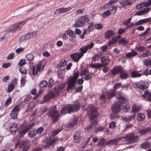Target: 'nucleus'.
<instances>
[{
  "label": "nucleus",
  "instance_id": "obj_1",
  "mask_svg": "<svg viewBox=\"0 0 151 151\" xmlns=\"http://www.w3.org/2000/svg\"><path fill=\"white\" fill-rule=\"evenodd\" d=\"M80 107V104L78 102L72 104H68L63 106L61 110V114L70 113L71 112L78 111Z\"/></svg>",
  "mask_w": 151,
  "mask_h": 151
},
{
  "label": "nucleus",
  "instance_id": "obj_2",
  "mask_svg": "<svg viewBox=\"0 0 151 151\" xmlns=\"http://www.w3.org/2000/svg\"><path fill=\"white\" fill-rule=\"evenodd\" d=\"M88 112L87 114L90 116V118L91 119V122L92 124L89 125L87 127V129L89 130L92 128V125L96 124L97 123L96 120H93V119L99 114V113L96 109H95L93 105H91L88 109Z\"/></svg>",
  "mask_w": 151,
  "mask_h": 151
},
{
  "label": "nucleus",
  "instance_id": "obj_3",
  "mask_svg": "<svg viewBox=\"0 0 151 151\" xmlns=\"http://www.w3.org/2000/svg\"><path fill=\"white\" fill-rule=\"evenodd\" d=\"M79 74L78 71L74 73L73 76L68 79V85L67 87V90L69 91L70 90L73 91L75 89L76 87H75L76 82V80L78 77Z\"/></svg>",
  "mask_w": 151,
  "mask_h": 151
},
{
  "label": "nucleus",
  "instance_id": "obj_4",
  "mask_svg": "<svg viewBox=\"0 0 151 151\" xmlns=\"http://www.w3.org/2000/svg\"><path fill=\"white\" fill-rule=\"evenodd\" d=\"M127 100L123 96H120L118 97L117 99V102L114 103L111 107V110L113 112L116 113L119 112L120 110L121 105L123 103H126Z\"/></svg>",
  "mask_w": 151,
  "mask_h": 151
},
{
  "label": "nucleus",
  "instance_id": "obj_5",
  "mask_svg": "<svg viewBox=\"0 0 151 151\" xmlns=\"http://www.w3.org/2000/svg\"><path fill=\"white\" fill-rule=\"evenodd\" d=\"M45 65L42 64V63L40 62L39 64L32 67H30L28 69L29 74L30 76L38 74V71L40 72L44 69Z\"/></svg>",
  "mask_w": 151,
  "mask_h": 151
},
{
  "label": "nucleus",
  "instance_id": "obj_6",
  "mask_svg": "<svg viewBox=\"0 0 151 151\" xmlns=\"http://www.w3.org/2000/svg\"><path fill=\"white\" fill-rule=\"evenodd\" d=\"M34 124L32 123H27V122H24L20 127L19 130V133L21 136L23 135L29 130L31 129Z\"/></svg>",
  "mask_w": 151,
  "mask_h": 151
},
{
  "label": "nucleus",
  "instance_id": "obj_7",
  "mask_svg": "<svg viewBox=\"0 0 151 151\" xmlns=\"http://www.w3.org/2000/svg\"><path fill=\"white\" fill-rule=\"evenodd\" d=\"M59 112L57 111L55 106H54L51 108L49 112L48 115L52 118V122L53 123H55L58 120V117L59 116Z\"/></svg>",
  "mask_w": 151,
  "mask_h": 151
},
{
  "label": "nucleus",
  "instance_id": "obj_8",
  "mask_svg": "<svg viewBox=\"0 0 151 151\" xmlns=\"http://www.w3.org/2000/svg\"><path fill=\"white\" fill-rule=\"evenodd\" d=\"M25 23V22L24 21L18 22L16 24L12 25L7 30V31L9 32H13L17 29L19 30Z\"/></svg>",
  "mask_w": 151,
  "mask_h": 151
},
{
  "label": "nucleus",
  "instance_id": "obj_9",
  "mask_svg": "<svg viewBox=\"0 0 151 151\" xmlns=\"http://www.w3.org/2000/svg\"><path fill=\"white\" fill-rule=\"evenodd\" d=\"M126 137L128 142L129 143H134L137 142L138 140V137L134 136L133 133L128 134Z\"/></svg>",
  "mask_w": 151,
  "mask_h": 151
},
{
  "label": "nucleus",
  "instance_id": "obj_10",
  "mask_svg": "<svg viewBox=\"0 0 151 151\" xmlns=\"http://www.w3.org/2000/svg\"><path fill=\"white\" fill-rule=\"evenodd\" d=\"M123 68V67L121 66H115L111 69V73L114 76L117 74L120 73L122 70Z\"/></svg>",
  "mask_w": 151,
  "mask_h": 151
},
{
  "label": "nucleus",
  "instance_id": "obj_11",
  "mask_svg": "<svg viewBox=\"0 0 151 151\" xmlns=\"http://www.w3.org/2000/svg\"><path fill=\"white\" fill-rule=\"evenodd\" d=\"M134 85L136 87L141 89H145L147 88L145 85V82L142 81L135 83Z\"/></svg>",
  "mask_w": 151,
  "mask_h": 151
},
{
  "label": "nucleus",
  "instance_id": "obj_12",
  "mask_svg": "<svg viewBox=\"0 0 151 151\" xmlns=\"http://www.w3.org/2000/svg\"><path fill=\"white\" fill-rule=\"evenodd\" d=\"M133 0H122L119 2L120 4L122 5L119 8L122 7L125 8L127 6L131 4L133 2Z\"/></svg>",
  "mask_w": 151,
  "mask_h": 151
},
{
  "label": "nucleus",
  "instance_id": "obj_13",
  "mask_svg": "<svg viewBox=\"0 0 151 151\" xmlns=\"http://www.w3.org/2000/svg\"><path fill=\"white\" fill-rule=\"evenodd\" d=\"M55 95L52 91H49L46 95L44 97L43 101L47 102L49 101L51 98L55 97Z\"/></svg>",
  "mask_w": 151,
  "mask_h": 151
},
{
  "label": "nucleus",
  "instance_id": "obj_14",
  "mask_svg": "<svg viewBox=\"0 0 151 151\" xmlns=\"http://www.w3.org/2000/svg\"><path fill=\"white\" fill-rule=\"evenodd\" d=\"M71 7H69L68 8H60L56 9L55 12V14L59 13H63L68 12L70 11L71 9Z\"/></svg>",
  "mask_w": 151,
  "mask_h": 151
},
{
  "label": "nucleus",
  "instance_id": "obj_15",
  "mask_svg": "<svg viewBox=\"0 0 151 151\" xmlns=\"http://www.w3.org/2000/svg\"><path fill=\"white\" fill-rule=\"evenodd\" d=\"M58 140V139L57 138H54L52 140L47 142L45 145H43L42 147L45 148H50L51 146H52L53 144L57 141Z\"/></svg>",
  "mask_w": 151,
  "mask_h": 151
},
{
  "label": "nucleus",
  "instance_id": "obj_16",
  "mask_svg": "<svg viewBox=\"0 0 151 151\" xmlns=\"http://www.w3.org/2000/svg\"><path fill=\"white\" fill-rule=\"evenodd\" d=\"M101 61V64L102 65V67L108 65L110 62L109 58L106 56H102Z\"/></svg>",
  "mask_w": 151,
  "mask_h": 151
},
{
  "label": "nucleus",
  "instance_id": "obj_17",
  "mask_svg": "<svg viewBox=\"0 0 151 151\" xmlns=\"http://www.w3.org/2000/svg\"><path fill=\"white\" fill-rule=\"evenodd\" d=\"M71 58L75 61L78 62L79 60L83 57L81 56L80 53L77 52L70 55Z\"/></svg>",
  "mask_w": 151,
  "mask_h": 151
},
{
  "label": "nucleus",
  "instance_id": "obj_18",
  "mask_svg": "<svg viewBox=\"0 0 151 151\" xmlns=\"http://www.w3.org/2000/svg\"><path fill=\"white\" fill-rule=\"evenodd\" d=\"M78 120V117H74L72 118L71 122L68 124L67 127L68 128L73 127L77 124Z\"/></svg>",
  "mask_w": 151,
  "mask_h": 151
},
{
  "label": "nucleus",
  "instance_id": "obj_19",
  "mask_svg": "<svg viewBox=\"0 0 151 151\" xmlns=\"http://www.w3.org/2000/svg\"><path fill=\"white\" fill-rule=\"evenodd\" d=\"M116 90L111 89L109 90L107 93V98L109 100H110L114 96L116 93Z\"/></svg>",
  "mask_w": 151,
  "mask_h": 151
},
{
  "label": "nucleus",
  "instance_id": "obj_20",
  "mask_svg": "<svg viewBox=\"0 0 151 151\" xmlns=\"http://www.w3.org/2000/svg\"><path fill=\"white\" fill-rule=\"evenodd\" d=\"M151 21V17H149L146 19H141L137 22L135 25L136 26L139 25L145 24L147 22H148Z\"/></svg>",
  "mask_w": 151,
  "mask_h": 151
},
{
  "label": "nucleus",
  "instance_id": "obj_21",
  "mask_svg": "<svg viewBox=\"0 0 151 151\" xmlns=\"http://www.w3.org/2000/svg\"><path fill=\"white\" fill-rule=\"evenodd\" d=\"M102 53L100 51H99L97 53H95L92 58V59L94 62L97 61H99L100 59H101L102 56Z\"/></svg>",
  "mask_w": 151,
  "mask_h": 151
},
{
  "label": "nucleus",
  "instance_id": "obj_22",
  "mask_svg": "<svg viewBox=\"0 0 151 151\" xmlns=\"http://www.w3.org/2000/svg\"><path fill=\"white\" fill-rule=\"evenodd\" d=\"M121 139V138H119L116 139H113L107 141V145L111 146L113 145H116L118 142V141Z\"/></svg>",
  "mask_w": 151,
  "mask_h": 151
},
{
  "label": "nucleus",
  "instance_id": "obj_23",
  "mask_svg": "<svg viewBox=\"0 0 151 151\" xmlns=\"http://www.w3.org/2000/svg\"><path fill=\"white\" fill-rule=\"evenodd\" d=\"M84 24L83 21L81 20L80 17H79L76 22L74 24L73 26L74 27H82Z\"/></svg>",
  "mask_w": 151,
  "mask_h": 151
},
{
  "label": "nucleus",
  "instance_id": "obj_24",
  "mask_svg": "<svg viewBox=\"0 0 151 151\" xmlns=\"http://www.w3.org/2000/svg\"><path fill=\"white\" fill-rule=\"evenodd\" d=\"M107 141L104 138L100 139L99 140L98 145L103 147H105L106 145H107Z\"/></svg>",
  "mask_w": 151,
  "mask_h": 151
},
{
  "label": "nucleus",
  "instance_id": "obj_25",
  "mask_svg": "<svg viewBox=\"0 0 151 151\" xmlns=\"http://www.w3.org/2000/svg\"><path fill=\"white\" fill-rule=\"evenodd\" d=\"M142 96L145 99L148 101H151V93L150 92L148 91H146L144 92V94L142 95Z\"/></svg>",
  "mask_w": 151,
  "mask_h": 151
},
{
  "label": "nucleus",
  "instance_id": "obj_26",
  "mask_svg": "<svg viewBox=\"0 0 151 151\" xmlns=\"http://www.w3.org/2000/svg\"><path fill=\"white\" fill-rule=\"evenodd\" d=\"M115 33L114 31L111 30H109L107 31L105 33L104 36L106 38L109 39L112 36L114 35Z\"/></svg>",
  "mask_w": 151,
  "mask_h": 151
},
{
  "label": "nucleus",
  "instance_id": "obj_27",
  "mask_svg": "<svg viewBox=\"0 0 151 151\" xmlns=\"http://www.w3.org/2000/svg\"><path fill=\"white\" fill-rule=\"evenodd\" d=\"M73 137L75 142H78L81 139L80 133L79 131L76 132L73 135Z\"/></svg>",
  "mask_w": 151,
  "mask_h": 151
},
{
  "label": "nucleus",
  "instance_id": "obj_28",
  "mask_svg": "<svg viewBox=\"0 0 151 151\" xmlns=\"http://www.w3.org/2000/svg\"><path fill=\"white\" fill-rule=\"evenodd\" d=\"M119 76L122 79H126L128 77V75L124 70L123 68L120 73Z\"/></svg>",
  "mask_w": 151,
  "mask_h": 151
},
{
  "label": "nucleus",
  "instance_id": "obj_29",
  "mask_svg": "<svg viewBox=\"0 0 151 151\" xmlns=\"http://www.w3.org/2000/svg\"><path fill=\"white\" fill-rule=\"evenodd\" d=\"M145 118V115L143 114L139 113L137 116V119L139 122L143 121Z\"/></svg>",
  "mask_w": 151,
  "mask_h": 151
},
{
  "label": "nucleus",
  "instance_id": "obj_30",
  "mask_svg": "<svg viewBox=\"0 0 151 151\" xmlns=\"http://www.w3.org/2000/svg\"><path fill=\"white\" fill-rule=\"evenodd\" d=\"M131 75L132 78L139 77L142 75V74L139 73L137 71H132L131 73Z\"/></svg>",
  "mask_w": 151,
  "mask_h": 151
},
{
  "label": "nucleus",
  "instance_id": "obj_31",
  "mask_svg": "<svg viewBox=\"0 0 151 151\" xmlns=\"http://www.w3.org/2000/svg\"><path fill=\"white\" fill-rule=\"evenodd\" d=\"M66 33L70 37L75 38L76 37L75 33L71 29H69L67 30Z\"/></svg>",
  "mask_w": 151,
  "mask_h": 151
},
{
  "label": "nucleus",
  "instance_id": "obj_32",
  "mask_svg": "<svg viewBox=\"0 0 151 151\" xmlns=\"http://www.w3.org/2000/svg\"><path fill=\"white\" fill-rule=\"evenodd\" d=\"M18 126L17 124L14 123L12 124L10 128L11 132H15L18 129Z\"/></svg>",
  "mask_w": 151,
  "mask_h": 151
},
{
  "label": "nucleus",
  "instance_id": "obj_33",
  "mask_svg": "<svg viewBox=\"0 0 151 151\" xmlns=\"http://www.w3.org/2000/svg\"><path fill=\"white\" fill-rule=\"evenodd\" d=\"M151 146V144L150 142H144L141 145V147L145 149L149 148Z\"/></svg>",
  "mask_w": 151,
  "mask_h": 151
},
{
  "label": "nucleus",
  "instance_id": "obj_34",
  "mask_svg": "<svg viewBox=\"0 0 151 151\" xmlns=\"http://www.w3.org/2000/svg\"><path fill=\"white\" fill-rule=\"evenodd\" d=\"M148 129L147 127H145L143 129H140L138 130V132L142 135H144L145 133L148 132Z\"/></svg>",
  "mask_w": 151,
  "mask_h": 151
},
{
  "label": "nucleus",
  "instance_id": "obj_35",
  "mask_svg": "<svg viewBox=\"0 0 151 151\" xmlns=\"http://www.w3.org/2000/svg\"><path fill=\"white\" fill-rule=\"evenodd\" d=\"M137 52L134 50H132V52L127 53L126 55L127 57H130L137 55Z\"/></svg>",
  "mask_w": 151,
  "mask_h": 151
},
{
  "label": "nucleus",
  "instance_id": "obj_36",
  "mask_svg": "<svg viewBox=\"0 0 151 151\" xmlns=\"http://www.w3.org/2000/svg\"><path fill=\"white\" fill-rule=\"evenodd\" d=\"M80 50L81 51V52H80V55L83 56L84 54L87 52L88 50L85 46H83L80 48Z\"/></svg>",
  "mask_w": 151,
  "mask_h": 151
},
{
  "label": "nucleus",
  "instance_id": "obj_37",
  "mask_svg": "<svg viewBox=\"0 0 151 151\" xmlns=\"http://www.w3.org/2000/svg\"><path fill=\"white\" fill-rule=\"evenodd\" d=\"M80 17L84 24L86 22H88L89 21V17L88 15L82 16Z\"/></svg>",
  "mask_w": 151,
  "mask_h": 151
},
{
  "label": "nucleus",
  "instance_id": "obj_38",
  "mask_svg": "<svg viewBox=\"0 0 151 151\" xmlns=\"http://www.w3.org/2000/svg\"><path fill=\"white\" fill-rule=\"evenodd\" d=\"M67 64V61L64 59L61 60L60 63L58 64V66L60 68L64 67Z\"/></svg>",
  "mask_w": 151,
  "mask_h": 151
},
{
  "label": "nucleus",
  "instance_id": "obj_39",
  "mask_svg": "<svg viewBox=\"0 0 151 151\" xmlns=\"http://www.w3.org/2000/svg\"><path fill=\"white\" fill-rule=\"evenodd\" d=\"M89 66L93 68H101L102 67V65L99 63H91L89 65Z\"/></svg>",
  "mask_w": 151,
  "mask_h": 151
},
{
  "label": "nucleus",
  "instance_id": "obj_40",
  "mask_svg": "<svg viewBox=\"0 0 151 151\" xmlns=\"http://www.w3.org/2000/svg\"><path fill=\"white\" fill-rule=\"evenodd\" d=\"M142 107L141 106H134L132 109V111L133 112H138L141 109Z\"/></svg>",
  "mask_w": 151,
  "mask_h": 151
},
{
  "label": "nucleus",
  "instance_id": "obj_41",
  "mask_svg": "<svg viewBox=\"0 0 151 151\" xmlns=\"http://www.w3.org/2000/svg\"><path fill=\"white\" fill-rule=\"evenodd\" d=\"M58 83H59V85L57 87L58 88H59V90H62V89H63V88L65 87V84L63 83H62V82H56L55 83V85L56 86V84H57Z\"/></svg>",
  "mask_w": 151,
  "mask_h": 151
},
{
  "label": "nucleus",
  "instance_id": "obj_42",
  "mask_svg": "<svg viewBox=\"0 0 151 151\" xmlns=\"http://www.w3.org/2000/svg\"><path fill=\"white\" fill-rule=\"evenodd\" d=\"M37 134V132L36 131L33 130L30 131L29 132L28 135L31 138H33Z\"/></svg>",
  "mask_w": 151,
  "mask_h": 151
},
{
  "label": "nucleus",
  "instance_id": "obj_43",
  "mask_svg": "<svg viewBox=\"0 0 151 151\" xmlns=\"http://www.w3.org/2000/svg\"><path fill=\"white\" fill-rule=\"evenodd\" d=\"M143 64L147 66L151 65V58L148 59H145L143 62Z\"/></svg>",
  "mask_w": 151,
  "mask_h": 151
},
{
  "label": "nucleus",
  "instance_id": "obj_44",
  "mask_svg": "<svg viewBox=\"0 0 151 151\" xmlns=\"http://www.w3.org/2000/svg\"><path fill=\"white\" fill-rule=\"evenodd\" d=\"M34 58V55L32 54L29 53L26 55V58L28 60H33Z\"/></svg>",
  "mask_w": 151,
  "mask_h": 151
},
{
  "label": "nucleus",
  "instance_id": "obj_45",
  "mask_svg": "<svg viewBox=\"0 0 151 151\" xmlns=\"http://www.w3.org/2000/svg\"><path fill=\"white\" fill-rule=\"evenodd\" d=\"M130 109L129 106L128 105L126 104L123 106V107L122 108V110L124 112H128Z\"/></svg>",
  "mask_w": 151,
  "mask_h": 151
},
{
  "label": "nucleus",
  "instance_id": "obj_46",
  "mask_svg": "<svg viewBox=\"0 0 151 151\" xmlns=\"http://www.w3.org/2000/svg\"><path fill=\"white\" fill-rule=\"evenodd\" d=\"M90 25L88 26L87 30L89 32H91L94 29V27H93V22H91L90 23Z\"/></svg>",
  "mask_w": 151,
  "mask_h": 151
},
{
  "label": "nucleus",
  "instance_id": "obj_47",
  "mask_svg": "<svg viewBox=\"0 0 151 151\" xmlns=\"http://www.w3.org/2000/svg\"><path fill=\"white\" fill-rule=\"evenodd\" d=\"M94 45L93 43L91 42L90 43L88 44L87 45L85 46L88 50H91L93 47Z\"/></svg>",
  "mask_w": 151,
  "mask_h": 151
},
{
  "label": "nucleus",
  "instance_id": "obj_48",
  "mask_svg": "<svg viewBox=\"0 0 151 151\" xmlns=\"http://www.w3.org/2000/svg\"><path fill=\"white\" fill-rule=\"evenodd\" d=\"M26 63V60L24 59L20 60L18 62V65L20 66L24 65Z\"/></svg>",
  "mask_w": 151,
  "mask_h": 151
},
{
  "label": "nucleus",
  "instance_id": "obj_49",
  "mask_svg": "<svg viewBox=\"0 0 151 151\" xmlns=\"http://www.w3.org/2000/svg\"><path fill=\"white\" fill-rule=\"evenodd\" d=\"M14 85L13 84H11L8 86V91L9 92H11L14 88Z\"/></svg>",
  "mask_w": 151,
  "mask_h": 151
},
{
  "label": "nucleus",
  "instance_id": "obj_50",
  "mask_svg": "<svg viewBox=\"0 0 151 151\" xmlns=\"http://www.w3.org/2000/svg\"><path fill=\"white\" fill-rule=\"evenodd\" d=\"M27 70L26 68L24 67H22L19 69L20 72L24 74H26L27 73Z\"/></svg>",
  "mask_w": 151,
  "mask_h": 151
},
{
  "label": "nucleus",
  "instance_id": "obj_51",
  "mask_svg": "<svg viewBox=\"0 0 151 151\" xmlns=\"http://www.w3.org/2000/svg\"><path fill=\"white\" fill-rule=\"evenodd\" d=\"M47 84V82L45 81H41L40 83V87L41 88H43L45 87Z\"/></svg>",
  "mask_w": 151,
  "mask_h": 151
},
{
  "label": "nucleus",
  "instance_id": "obj_52",
  "mask_svg": "<svg viewBox=\"0 0 151 151\" xmlns=\"http://www.w3.org/2000/svg\"><path fill=\"white\" fill-rule=\"evenodd\" d=\"M26 145V142L24 141H22L19 142V148H20L23 147Z\"/></svg>",
  "mask_w": 151,
  "mask_h": 151
},
{
  "label": "nucleus",
  "instance_id": "obj_53",
  "mask_svg": "<svg viewBox=\"0 0 151 151\" xmlns=\"http://www.w3.org/2000/svg\"><path fill=\"white\" fill-rule=\"evenodd\" d=\"M117 0H111L109 2L106 4L104 6L105 8H108L109 5L112 4L116 2Z\"/></svg>",
  "mask_w": 151,
  "mask_h": 151
},
{
  "label": "nucleus",
  "instance_id": "obj_54",
  "mask_svg": "<svg viewBox=\"0 0 151 151\" xmlns=\"http://www.w3.org/2000/svg\"><path fill=\"white\" fill-rule=\"evenodd\" d=\"M116 123L115 122L112 121L110 122L109 125V127L111 129L114 128L116 127Z\"/></svg>",
  "mask_w": 151,
  "mask_h": 151
},
{
  "label": "nucleus",
  "instance_id": "obj_55",
  "mask_svg": "<svg viewBox=\"0 0 151 151\" xmlns=\"http://www.w3.org/2000/svg\"><path fill=\"white\" fill-rule=\"evenodd\" d=\"M54 81L53 78H51L48 82V86L51 87L54 84Z\"/></svg>",
  "mask_w": 151,
  "mask_h": 151
},
{
  "label": "nucleus",
  "instance_id": "obj_56",
  "mask_svg": "<svg viewBox=\"0 0 151 151\" xmlns=\"http://www.w3.org/2000/svg\"><path fill=\"white\" fill-rule=\"evenodd\" d=\"M31 96L30 95H28L24 99L23 102L26 104L28 102V101H30V99H31Z\"/></svg>",
  "mask_w": 151,
  "mask_h": 151
},
{
  "label": "nucleus",
  "instance_id": "obj_57",
  "mask_svg": "<svg viewBox=\"0 0 151 151\" xmlns=\"http://www.w3.org/2000/svg\"><path fill=\"white\" fill-rule=\"evenodd\" d=\"M150 30V29L149 28H147L145 32H144L142 34H140L139 35V36L142 37L143 36H144L145 35H147L149 31Z\"/></svg>",
  "mask_w": 151,
  "mask_h": 151
},
{
  "label": "nucleus",
  "instance_id": "obj_58",
  "mask_svg": "<svg viewBox=\"0 0 151 151\" xmlns=\"http://www.w3.org/2000/svg\"><path fill=\"white\" fill-rule=\"evenodd\" d=\"M82 78L85 80H89L90 79L91 77L89 73H86Z\"/></svg>",
  "mask_w": 151,
  "mask_h": 151
},
{
  "label": "nucleus",
  "instance_id": "obj_59",
  "mask_svg": "<svg viewBox=\"0 0 151 151\" xmlns=\"http://www.w3.org/2000/svg\"><path fill=\"white\" fill-rule=\"evenodd\" d=\"M94 27L96 29H101L103 28V26L101 24H96L94 25Z\"/></svg>",
  "mask_w": 151,
  "mask_h": 151
},
{
  "label": "nucleus",
  "instance_id": "obj_60",
  "mask_svg": "<svg viewBox=\"0 0 151 151\" xmlns=\"http://www.w3.org/2000/svg\"><path fill=\"white\" fill-rule=\"evenodd\" d=\"M19 107L18 105L16 106L13 108L11 111L16 113L19 111Z\"/></svg>",
  "mask_w": 151,
  "mask_h": 151
},
{
  "label": "nucleus",
  "instance_id": "obj_61",
  "mask_svg": "<svg viewBox=\"0 0 151 151\" xmlns=\"http://www.w3.org/2000/svg\"><path fill=\"white\" fill-rule=\"evenodd\" d=\"M44 128L41 127L38 128L36 130V131L37 132V133L38 134H41L43 131Z\"/></svg>",
  "mask_w": 151,
  "mask_h": 151
},
{
  "label": "nucleus",
  "instance_id": "obj_62",
  "mask_svg": "<svg viewBox=\"0 0 151 151\" xmlns=\"http://www.w3.org/2000/svg\"><path fill=\"white\" fill-rule=\"evenodd\" d=\"M120 86L122 87V83H116L114 86V89L116 91L117 88H120Z\"/></svg>",
  "mask_w": 151,
  "mask_h": 151
},
{
  "label": "nucleus",
  "instance_id": "obj_63",
  "mask_svg": "<svg viewBox=\"0 0 151 151\" xmlns=\"http://www.w3.org/2000/svg\"><path fill=\"white\" fill-rule=\"evenodd\" d=\"M137 50L138 51L144 52L145 49V47L143 46H138L136 47Z\"/></svg>",
  "mask_w": 151,
  "mask_h": 151
},
{
  "label": "nucleus",
  "instance_id": "obj_64",
  "mask_svg": "<svg viewBox=\"0 0 151 151\" xmlns=\"http://www.w3.org/2000/svg\"><path fill=\"white\" fill-rule=\"evenodd\" d=\"M17 114L15 112L11 111L10 113L11 118L12 119H15L16 118Z\"/></svg>",
  "mask_w": 151,
  "mask_h": 151
}]
</instances>
